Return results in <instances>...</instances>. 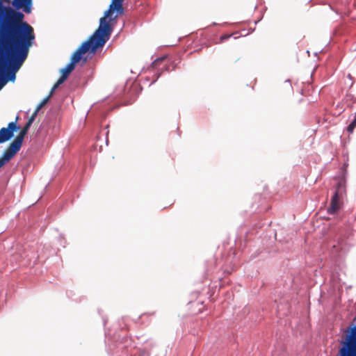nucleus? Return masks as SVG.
Here are the masks:
<instances>
[{"label": "nucleus", "mask_w": 356, "mask_h": 356, "mask_svg": "<svg viewBox=\"0 0 356 356\" xmlns=\"http://www.w3.org/2000/svg\"><path fill=\"white\" fill-rule=\"evenodd\" d=\"M66 80L65 78H64V76H60V77L58 79V80L56 81V83H57V86H60V84H62Z\"/></svg>", "instance_id": "ddd939ff"}, {"label": "nucleus", "mask_w": 356, "mask_h": 356, "mask_svg": "<svg viewBox=\"0 0 356 356\" xmlns=\"http://www.w3.org/2000/svg\"><path fill=\"white\" fill-rule=\"evenodd\" d=\"M124 1L112 0L108 9L105 11L104 16L100 18L99 27L90 37L98 45L104 47L109 40L118 15L124 13Z\"/></svg>", "instance_id": "f03ea898"}, {"label": "nucleus", "mask_w": 356, "mask_h": 356, "mask_svg": "<svg viewBox=\"0 0 356 356\" xmlns=\"http://www.w3.org/2000/svg\"><path fill=\"white\" fill-rule=\"evenodd\" d=\"M229 37H230V35H222V36L220 37V40H221V41H223V40H225L228 39Z\"/></svg>", "instance_id": "4468645a"}, {"label": "nucleus", "mask_w": 356, "mask_h": 356, "mask_svg": "<svg viewBox=\"0 0 356 356\" xmlns=\"http://www.w3.org/2000/svg\"><path fill=\"white\" fill-rule=\"evenodd\" d=\"M18 119L19 117H17L15 122H10L8 123V127H3L0 129V144L8 141L13 138L14 131H17L18 129L17 126Z\"/></svg>", "instance_id": "39448f33"}, {"label": "nucleus", "mask_w": 356, "mask_h": 356, "mask_svg": "<svg viewBox=\"0 0 356 356\" xmlns=\"http://www.w3.org/2000/svg\"><path fill=\"white\" fill-rule=\"evenodd\" d=\"M51 90H52L53 91H54V90H56V88H51Z\"/></svg>", "instance_id": "f3484780"}, {"label": "nucleus", "mask_w": 356, "mask_h": 356, "mask_svg": "<svg viewBox=\"0 0 356 356\" xmlns=\"http://www.w3.org/2000/svg\"><path fill=\"white\" fill-rule=\"evenodd\" d=\"M7 83V79L0 74V90Z\"/></svg>", "instance_id": "9b49d317"}, {"label": "nucleus", "mask_w": 356, "mask_h": 356, "mask_svg": "<svg viewBox=\"0 0 356 356\" xmlns=\"http://www.w3.org/2000/svg\"><path fill=\"white\" fill-rule=\"evenodd\" d=\"M17 153L16 151L8 146L0 158V168L9 162Z\"/></svg>", "instance_id": "6e6552de"}, {"label": "nucleus", "mask_w": 356, "mask_h": 356, "mask_svg": "<svg viewBox=\"0 0 356 356\" xmlns=\"http://www.w3.org/2000/svg\"><path fill=\"white\" fill-rule=\"evenodd\" d=\"M344 191V184L342 182L338 183L335 193L331 199L330 205L327 208L328 213L334 214L340 209L339 198L340 195H341Z\"/></svg>", "instance_id": "20e7f679"}, {"label": "nucleus", "mask_w": 356, "mask_h": 356, "mask_svg": "<svg viewBox=\"0 0 356 356\" xmlns=\"http://www.w3.org/2000/svg\"><path fill=\"white\" fill-rule=\"evenodd\" d=\"M356 127V113L355 114L354 119L350 123V124L347 127V131L350 134H352Z\"/></svg>", "instance_id": "1a4fd4ad"}, {"label": "nucleus", "mask_w": 356, "mask_h": 356, "mask_svg": "<svg viewBox=\"0 0 356 356\" xmlns=\"http://www.w3.org/2000/svg\"><path fill=\"white\" fill-rule=\"evenodd\" d=\"M49 97H45L42 101L37 106L36 111H39L48 102Z\"/></svg>", "instance_id": "9d476101"}, {"label": "nucleus", "mask_w": 356, "mask_h": 356, "mask_svg": "<svg viewBox=\"0 0 356 356\" xmlns=\"http://www.w3.org/2000/svg\"><path fill=\"white\" fill-rule=\"evenodd\" d=\"M31 124L26 122L22 129L20 131L19 134L16 136L14 140L10 143L9 146L13 150L18 152L22 147L23 140L24 136L26 135Z\"/></svg>", "instance_id": "423d86ee"}, {"label": "nucleus", "mask_w": 356, "mask_h": 356, "mask_svg": "<svg viewBox=\"0 0 356 356\" xmlns=\"http://www.w3.org/2000/svg\"><path fill=\"white\" fill-rule=\"evenodd\" d=\"M58 86H57V83H56L54 84V86H53V88H56V89Z\"/></svg>", "instance_id": "dca6fc26"}, {"label": "nucleus", "mask_w": 356, "mask_h": 356, "mask_svg": "<svg viewBox=\"0 0 356 356\" xmlns=\"http://www.w3.org/2000/svg\"><path fill=\"white\" fill-rule=\"evenodd\" d=\"M3 13L6 17L3 30L14 46H10L7 51L9 67L4 77L7 81H14L15 73L26 58L35 35L32 26L24 22V15L22 12L15 11L10 7H3Z\"/></svg>", "instance_id": "f257e3e1"}, {"label": "nucleus", "mask_w": 356, "mask_h": 356, "mask_svg": "<svg viewBox=\"0 0 356 356\" xmlns=\"http://www.w3.org/2000/svg\"><path fill=\"white\" fill-rule=\"evenodd\" d=\"M101 47H102L98 45L95 40L89 38L74 51L71 57L70 63L65 67L60 70L61 76L67 79L70 73L74 70L76 64L81 60L83 54L87 52L95 53Z\"/></svg>", "instance_id": "7ed1b4c3"}, {"label": "nucleus", "mask_w": 356, "mask_h": 356, "mask_svg": "<svg viewBox=\"0 0 356 356\" xmlns=\"http://www.w3.org/2000/svg\"><path fill=\"white\" fill-rule=\"evenodd\" d=\"M54 91H53L52 90H51L49 95L47 97H49V99L51 98V97L52 96L53 93H54Z\"/></svg>", "instance_id": "2eb2a0df"}, {"label": "nucleus", "mask_w": 356, "mask_h": 356, "mask_svg": "<svg viewBox=\"0 0 356 356\" xmlns=\"http://www.w3.org/2000/svg\"><path fill=\"white\" fill-rule=\"evenodd\" d=\"M32 3L33 0H13L11 2L14 10L19 12V10L22 9L28 14L31 12Z\"/></svg>", "instance_id": "0eeeda50"}, {"label": "nucleus", "mask_w": 356, "mask_h": 356, "mask_svg": "<svg viewBox=\"0 0 356 356\" xmlns=\"http://www.w3.org/2000/svg\"><path fill=\"white\" fill-rule=\"evenodd\" d=\"M38 111H37L36 110L35 111V112L32 114V115L31 116V118L29 119L28 122L29 123L31 124L33 122L37 114H38Z\"/></svg>", "instance_id": "f8f14e48"}]
</instances>
